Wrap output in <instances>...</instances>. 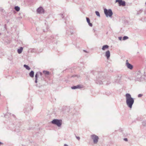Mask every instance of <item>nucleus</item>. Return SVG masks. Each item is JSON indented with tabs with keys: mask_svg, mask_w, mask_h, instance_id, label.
Here are the masks:
<instances>
[{
	"mask_svg": "<svg viewBox=\"0 0 146 146\" xmlns=\"http://www.w3.org/2000/svg\"><path fill=\"white\" fill-rule=\"evenodd\" d=\"M126 100V103L127 106L131 108L132 106L134 103V99L131 97V95L128 93L126 94L125 95Z\"/></svg>",
	"mask_w": 146,
	"mask_h": 146,
	"instance_id": "1",
	"label": "nucleus"
},
{
	"mask_svg": "<svg viewBox=\"0 0 146 146\" xmlns=\"http://www.w3.org/2000/svg\"><path fill=\"white\" fill-rule=\"evenodd\" d=\"M104 11V13L107 17H110L113 15L112 11L110 9L108 10L106 9H105Z\"/></svg>",
	"mask_w": 146,
	"mask_h": 146,
	"instance_id": "2",
	"label": "nucleus"
},
{
	"mask_svg": "<svg viewBox=\"0 0 146 146\" xmlns=\"http://www.w3.org/2000/svg\"><path fill=\"white\" fill-rule=\"evenodd\" d=\"M52 124L56 125L58 127H60L62 125V121L58 119H54L52 121Z\"/></svg>",
	"mask_w": 146,
	"mask_h": 146,
	"instance_id": "3",
	"label": "nucleus"
},
{
	"mask_svg": "<svg viewBox=\"0 0 146 146\" xmlns=\"http://www.w3.org/2000/svg\"><path fill=\"white\" fill-rule=\"evenodd\" d=\"M143 76L142 75V74L140 72H138L137 73V75L136 76V80L139 81H143L144 79Z\"/></svg>",
	"mask_w": 146,
	"mask_h": 146,
	"instance_id": "4",
	"label": "nucleus"
},
{
	"mask_svg": "<svg viewBox=\"0 0 146 146\" xmlns=\"http://www.w3.org/2000/svg\"><path fill=\"white\" fill-rule=\"evenodd\" d=\"M91 137L94 143V144L97 143L99 139L98 137L94 134L92 135Z\"/></svg>",
	"mask_w": 146,
	"mask_h": 146,
	"instance_id": "5",
	"label": "nucleus"
},
{
	"mask_svg": "<svg viewBox=\"0 0 146 146\" xmlns=\"http://www.w3.org/2000/svg\"><path fill=\"white\" fill-rule=\"evenodd\" d=\"M116 2H118L120 5L124 6L125 5V2L122 0H116Z\"/></svg>",
	"mask_w": 146,
	"mask_h": 146,
	"instance_id": "6",
	"label": "nucleus"
},
{
	"mask_svg": "<svg viewBox=\"0 0 146 146\" xmlns=\"http://www.w3.org/2000/svg\"><path fill=\"white\" fill-rule=\"evenodd\" d=\"M37 12L39 13H43L44 12V11L42 7H40L37 10Z\"/></svg>",
	"mask_w": 146,
	"mask_h": 146,
	"instance_id": "7",
	"label": "nucleus"
},
{
	"mask_svg": "<svg viewBox=\"0 0 146 146\" xmlns=\"http://www.w3.org/2000/svg\"><path fill=\"white\" fill-rule=\"evenodd\" d=\"M126 66L127 67L130 69H132L133 68V66L128 62L127 60H126Z\"/></svg>",
	"mask_w": 146,
	"mask_h": 146,
	"instance_id": "8",
	"label": "nucleus"
},
{
	"mask_svg": "<svg viewBox=\"0 0 146 146\" xmlns=\"http://www.w3.org/2000/svg\"><path fill=\"white\" fill-rule=\"evenodd\" d=\"M105 56L107 59H108L110 56V52L109 50L107 51L105 54Z\"/></svg>",
	"mask_w": 146,
	"mask_h": 146,
	"instance_id": "9",
	"label": "nucleus"
},
{
	"mask_svg": "<svg viewBox=\"0 0 146 146\" xmlns=\"http://www.w3.org/2000/svg\"><path fill=\"white\" fill-rule=\"evenodd\" d=\"M86 19L87 21V23H88L90 27H92V23H90V19H89V18H88V17H86Z\"/></svg>",
	"mask_w": 146,
	"mask_h": 146,
	"instance_id": "10",
	"label": "nucleus"
},
{
	"mask_svg": "<svg viewBox=\"0 0 146 146\" xmlns=\"http://www.w3.org/2000/svg\"><path fill=\"white\" fill-rule=\"evenodd\" d=\"M109 48V46L107 45H104L102 48V49L103 50H105Z\"/></svg>",
	"mask_w": 146,
	"mask_h": 146,
	"instance_id": "11",
	"label": "nucleus"
},
{
	"mask_svg": "<svg viewBox=\"0 0 146 146\" xmlns=\"http://www.w3.org/2000/svg\"><path fill=\"white\" fill-rule=\"evenodd\" d=\"M81 87L80 85H78L76 86H74L71 87L72 89H75L77 88H80Z\"/></svg>",
	"mask_w": 146,
	"mask_h": 146,
	"instance_id": "12",
	"label": "nucleus"
},
{
	"mask_svg": "<svg viewBox=\"0 0 146 146\" xmlns=\"http://www.w3.org/2000/svg\"><path fill=\"white\" fill-rule=\"evenodd\" d=\"M29 76L32 78L34 77V72L33 71H31L29 74Z\"/></svg>",
	"mask_w": 146,
	"mask_h": 146,
	"instance_id": "13",
	"label": "nucleus"
},
{
	"mask_svg": "<svg viewBox=\"0 0 146 146\" xmlns=\"http://www.w3.org/2000/svg\"><path fill=\"white\" fill-rule=\"evenodd\" d=\"M23 50V48L21 47L19 49L17 50V52L19 54H21Z\"/></svg>",
	"mask_w": 146,
	"mask_h": 146,
	"instance_id": "14",
	"label": "nucleus"
},
{
	"mask_svg": "<svg viewBox=\"0 0 146 146\" xmlns=\"http://www.w3.org/2000/svg\"><path fill=\"white\" fill-rule=\"evenodd\" d=\"M24 67L26 68V69L29 70L31 68L27 65L25 64L24 65Z\"/></svg>",
	"mask_w": 146,
	"mask_h": 146,
	"instance_id": "15",
	"label": "nucleus"
},
{
	"mask_svg": "<svg viewBox=\"0 0 146 146\" xmlns=\"http://www.w3.org/2000/svg\"><path fill=\"white\" fill-rule=\"evenodd\" d=\"M38 73H36L35 75V82L36 83H37V78H38Z\"/></svg>",
	"mask_w": 146,
	"mask_h": 146,
	"instance_id": "16",
	"label": "nucleus"
},
{
	"mask_svg": "<svg viewBox=\"0 0 146 146\" xmlns=\"http://www.w3.org/2000/svg\"><path fill=\"white\" fill-rule=\"evenodd\" d=\"M43 72L45 75H48L49 74V72L48 71L44 70Z\"/></svg>",
	"mask_w": 146,
	"mask_h": 146,
	"instance_id": "17",
	"label": "nucleus"
},
{
	"mask_svg": "<svg viewBox=\"0 0 146 146\" xmlns=\"http://www.w3.org/2000/svg\"><path fill=\"white\" fill-rule=\"evenodd\" d=\"M15 9L17 11H18L20 10V8L18 6H16L15 7Z\"/></svg>",
	"mask_w": 146,
	"mask_h": 146,
	"instance_id": "18",
	"label": "nucleus"
},
{
	"mask_svg": "<svg viewBox=\"0 0 146 146\" xmlns=\"http://www.w3.org/2000/svg\"><path fill=\"white\" fill-rule=\"evenodd\" d=\"M95 13L96 15L98 17H100V13L98 11H96L95 12Z\"/></svg>",
	"mask_w": 146,
	"mask_h": 146,
	"instance_id": "19",
	"label": "nucleus"
},
{
	"mask_svg": "<svg viewBox=\"0 0 146 146\" xmlns=\"http://www.w3.org/2000/svg\"><path fill=\"white\" fill-rule=\"evenodd\" d=\"M96 82L97 84H99L100 85L102 84V81H98V80H97L96 81Z\"/></svg>",
	"mask_w": 146,
	"mask_h": 146,
	"instance_id": "20",
	"label": "nucleus"
},
{
	"mask_svg": "<svg viewBox=\"0 0 146 146\" xmlns=\"http://www.w3.org/2000/svg\"><path fill=\"white\" fill-rule=\"evenodd\" d=\"M128 38V37L127 36H125L123 37V40H125L127 39Z\"/></svg>",
	"mask_w": 146,
	"mask_h": 146,
	"instance_id": "21",
	"label": "nucleus"
},
{
	"mask_svg": "<svg viewBox=\"0 0 146 146\" xmlns=\"http://www.w3.org/2000/svg\"><path fill=\"white\" fill-rule=\"evenodd\" d=\"M142 125L144 126H145L146 125V121H143V122H142Z\"/></svg>",
	"mask_w": 146,
	"mask_h": 146,
	"instance_id": "22",
	"label": "nucleus"
},
{
	"mask_svg": "<svg viewBox=\"0 0 146 146\" xmlns=\"http://www.w3.org/2000/svg\"><path fill=\"white\" fill-rule=\"evenodd\" d=\"M143 95L142 94H140L138 95V97L139 98L141 97Z\"/></svg>",
	"mask_w": 146,
	"mask_h": 146,
	"instance_id": "23",
	"label": "nucleus"
},
{
	"mask_svg": "<svg viewBox=\"0 0 146 146\" xmlns=\"http://www.w3.org/2000/svg\"><path fill=\"white\" fill-rule=\"evenodd\" d=\"M76 139H78V140H79L80 139V137H78V136H76Z\"/></svg>",
	"mask_w": 146,
	"mask_h": 146,
	"instance_id": "24",
	"label": "nucleus"
},
{
	"mask_svg": "<svg viewBox=\"0 0 146 146\" xmlns=\"http://www.w3.org/2000/svg\"><path fill=\"white\" fill-rule=\"evenodd\" d=\"M123 140L125 141H128V139L126 138H124Z\"/></svg>",
	"mask_w": 146,
	"mask_h": 146,
	"instance_id": "25",
	"label": "nucleus"
},
{
	"mask_svg": "<svg viewBox=\"0 0 146 146\" xmlns=\"http://www.w3.org/2000/svg\"><path fill=\"white\" fill-rule=\"evenodd\" d=\"M119 39V40H121L122 39V37H118Z\"/></svg>",
	"mask_w": 146,
	"mask_h": 146,
	"instance_id": "26",
	"label": "nucleus"
},
{
	"mask_svg": "<svg viewBox=\"0 0 146 146\" xmlns=\"http://www.w3.org/2000/svg\"><path fill=\"white\" fill-rule=\"evenodd\" d=\"M39 74H40V75L41 76H42V73L41 72H39Z\"/></svg>",
	"mask_w": 146,
	"mask_h": 146,
	"instance_id": "27",
	"label": "nucleus"
},
{
	"mask_svg": "<svg viewBox=\"0 0 146 146\" xmlns=\"http://www.w3.org/2000/svg\"><path fill=\"white\" fill-rule=\"evenodd\" d=\"M64 146H68V145L67 144H64Z\"/></svg>",
	"mask_w": 146,
	"mask_h": 146,
	"instance_id": "28",
	"label": "nucleus"
},
{
	"mask_svg": "<svg viewBox=\"0 0 146 146\" xmlns=\"http://www.w3.org/2000/svg\"><path fill=\"white\" fill-rule=\"evenodd\" d=\"M61 15V16L62 17V18H63V17H62L63 15Z\"/></svg>",
	"mask_w": 146,
	"mask_h": 146,
	"instance_id": "29",
	"label": "nucleus"
},
{
	"mask_svg": "<svg viewBox=\"0 0 146 146\" xmlns=\"http://www.w3.org/2000/svg\"><path fill=\"white\" fill-rule=\"evenodd\" d=\"M2 144V143L1 142H0V145Z\"/></svg>",
	"mask_w": 146,
	"mask_h": 146,
	"instance_id": "30",
	"label": "nucleus"
},
{
	"mask_svg": "<svg viewBox=\"0 0 146 146\" xmlns=\"http://www.w3.org/2000/svg\"><path fill=\"white\" fill-rule=\"evenodd\" d=\"M13 115V117H15V115Z\"/></svg>",
	"mask_w": 146,
	"mask_h": 146,
	"instance_id": "31",
	"label": "nucleus"
},
{
	"mask_svg": "<svg viewBox=\"0 0 146 146\" xmlns=\"http://www.w3.org/2000/svg\"><path fill=\"white\" fill-rule=\"evenodd\" d=\"M84 52H86V51L85 50H84Z\"/></svg>",
	"mask_w": 146,
	"mask_h": 146,
	"instance_id": "32",
	"label": "nucleus"
},
{
	"mask_svg": "<svg viewBox=\"0 0 146 146\" xmlns=\"http://www.w3.org/2000/svg\"><path fill=\"white\" fill-rule=\"evenodd\" d=\"M1 35V33H0V35Z\"/></svg>",
	"mask_w": 146,
	"mask_h": 146,
	"instance_id": "33",
	"label": "nucleus"
}]
</instances>
